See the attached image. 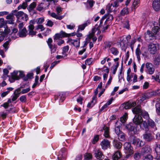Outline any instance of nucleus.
Here are the masks:
<instances>
[{"instance_id": "1", "label": "nucleus", "mask_w": 160, "mask_h": 160, "mask_svg": "<svg viewBox=\"0 0 160 160\" xmlns=\"http://www.w3.org/2000/svg\"><path fill=\"white\" fill-rule=\"evenodd\" d=\"M121 125L119 122H117L115 123V131L118 136V139L120 141H123L125 140V134L121 131Z\"/></svg>"}, {"instance_id": "2", "label": "nucleus", "mask_w": 160, "mask_h": 160, "mask_svg": "<svg viewBox=\"0 0 160 160\" xmlns=\"http://www.w3.org/2000/svg\"><path fill=\"white\" fill-rule=\"evenodd\" d=\"M24 76L23 72L21 71H14L11 74V78H9V81L13 82L16 80H18L20 78Z\"/></svg>"}, {"instance_id": "3", "label": "nucleus", "mask_w": 160, "mask_h": 160, "mask_svg": "<svg viewBox=\"0 0 160 160\" xmlns=\"http://www.w3.org/2000/svg\"><path fill=\"white\" fill-rule=\"evenodd\" d=\"M124 152L126 154L127 158H128L134 153L133 148L129 143L125 142L124 144Z\"/></svg>"}, {"instance_id": "4", "label": "nucleus", "mask_w": 160, "mask_h": 160, "mask_svg": "<svg viewBox=\"0 0 160 160\" xmlns=\"http://www.w3.org/2000/svg\"><path fill=\"white\" fill-rule=\"evenodd\" d=\"M56 11H57V14L54 12H52L50 15L52 18H56V19L61 20L63 18L64 16L60 15L62 13V8L59 7H58L56 8Z\"/></svg>"}, {"instance_id": "5", "label": "nucleus", "mask_w": 160, "mask_h": 160, "mask_svg": "<svg viewBox=\"0 0 160 160\" xmlns=\"http://www.w3.org/2000/svg\"><path fill=\"white\" fill-rule=\"evenodd\" d=\"M131 141L132 144L138 147H139L144 144V142L139 139L132 136L131 138Z\"/></svg>"}, {"instance_id": "6", "label": "nucleus", "mask_w": 160, "mask_h": 160, "mask_svg": "<svg viewBox=\"0 0 160 160\" xmlns=\"http://www.w3.org/2000/svg\"><path fill=\"white\" fill-rule=\"evenodd\" d=\"M144 37L145 40L147 42H149L154 39L155 36L154 35V34L152 33V32L151 31L148 30L145 33Z\"/></svg>"}, {"instance_id": "7", "label": "nucleus", "mask_w": 160, "mask_h": 160, "mask_svg": "<svg viewBox=\"0 0 160 160\" xmlns=\"http://www.w3.org/2000/svg\"><path fill=\"white\" fill-rule=\"evenodd\" d=\"M145 67L146 68V71L149 74H152L155 71V68L153 65L152 63L147 62Z\"/></svg>"}, {"instance_id": "8", "label": "nucleus", "mask_w": 160, "mask_h": 160, "mask_svg": "<svg viewBox=\"0 0 160 160\" xmlns=\"http://www.w3.org/2000/svg\"><path fill=\"white\" fill-rule=\"evenodd\" d=\"M127 129L129 131H133L134 133H137V132L139 130V128H137L135 125L132 123H130L126 126Z\"/></svg>"}, {"instance_id": "9", "label": "nucleus", "mask_w": 160, "mask_h": 160, "mask_svg": "<svg viewBox=\"0 0 160 160\" xmlns=\"http://www.w3.org/2000/svg\"><path fill=\"white\" fill-rule=\"evenodd\" d=\"M67 42L69 45H72L76 48L79 47L80 46L79 39L74 40L68 38Z\"/></svg>"}, {"instance_id": "10", "label": "nucleus", "mask_w": 160, "mask_h": 160, "mask_svg": "<svg viewBox=\"0 0 160 160\" xmlns=\"http://www.w3.org/2000/svg\"><path fill=\"white\" fill-rule=\"evenodd\" d=\"M106 18V20L105 22H107L108 21L112 20L113 19V17L112 15L110 14L105 15V16L103 17L100 20L99 26V28H101L102 26L101 25L102 24V23L103 22V20Z\"/></svg>"}, {"instance_id": "11", "label": "nucleus", "mask_w": 160, "mask_h": 160, "mask_svg": "<svg viewBox=\"0 0 160 160\" xmlns=\"http://www.w3.org/2000/svg\"><path fill=\"white\" fill-rule=\"evenodd\" d=\"M95 157L98 159H102L104 158V155L101 150L99 149H96L94 151Z\"/></svg>"}, {"instance_id": "12", "label": "nucleus", "mask_w": 160, "mask_h": 160, "mask_svg": "<svg viewBox=\"0 0 160 160\" xmlns=\"http://www.w3.org/2000/svg\"><path fill=\"white\" fill-rule=\"evenodd\" d=\"M148 50L151 54H155L157 50V45L152 43H150L148 45Z\"/></svg>"}, {"instance_id": "13", "label": "nucleus", "mask_w": 160, "mask_h": 160, "mask_svg": "<svg viewBox=\"0 0 160 160\" xmlns=\"http://www.w3.org/2000/svg\"><path fill=\"white\" fill-rule=\"evenodd\" d=\"M143 138L146 141L149 142L153 139V137L150 131H147L143 134Z\"/></svg>"}, {"instance_id": "14", "label": "nucleus", "mask_w": 160, "mask_h": 160, "mask_svg": "<svg viewBox=\"0 0 160 160\" xmlns=\"http://www.w3.org/2000/svg\"><path fill=\"white\" fill-rule=\"evenodd\" d=\"M142 118L141 116L138 115H136L134 118L133 119V122L135 124V125L137 128L139 126V125L142 121Z\"/></svg>"}, {"instance_id": "15", "label": "nucleus", "mask_w": 160, "mask_h": 160, "mask_svg": "<svg viewBox=\"0 0 160 160\" xmlns=\"http://www.w3.org/2000/svg\"><path fill=\"white\" fill-rule=\"evenodd\" d=\"M151 149L148 146H146L143 147L141 150V154L142 155H144L147 154H149L151 152Z\"/></svg>"}, {"instance_id": "16", "label": "nucleus", "mask_w": 160, "mask_h": 160, "mask_svg": "<svg viewBox=\"0 0 160 160\" xmlns=\"http://www.w3.org/2000/svg\"><path fill=\"white\" fill-rule=\"evenodd\" d=\"M52 40L51 38H49L47 41V43L48 45L51 50L52 52H54L56 51V48L55 45H53L52 43Z\"/></svg>"}, {"instance_id": "17", "label": "nucleus", "mask_w": 160, "mask_h": 160, "mask_svg": "<svg viewBox=\"0 0 160 160\" xmlns=\"http://www.w3.org/2000/svg\"><path fill=\"white\" fill-rule=\"evenodd\" d=\"M101 145L102 149H107L110 145V142L108 140H104L101 143Z\"/></svg>"}, {"instance_id": "18", "label": "nucleus", "mask_w": 160, "mask_h": 160, "mask_svg": "<svg viewBox=\"0 0 160 160\" xmlns=\"http://www.w3.org/2000/svg\"><path fill=\"white\" fill-rule=\"evenodd\" d=\"M160 0H154L152 3V6L156 11H159L160 8Z\"/></svg>"}, {"instance_id": "19", "label": "nucleus", "mask_w": 160, "mask_h": 160, "mask_svg": "<svg viewBox=\"0 0 160 160\" xmlns=\"http://www.w3.org/2000/svg\"><path fill=\"white\" fill-rule=\"evenodd\" d=\"M65 150V148H64L62 149L61 152H59V153L58 157V158L59 160L65 158L67 155V153L64 152Z\"/></svg>"}, {"instance_id": "20", "label": "nucleus", "mask_w": 160, "mask_h": 160, "mask_svg": "<svg viewBox=\"0 0 160 160\" xmlns=\"http://www.w3.org/2000/svg\"><path fill=\"white\" fill-rule=\"evenodd\" d=\"M152 95L150 92H148L144 94L142 97H141L140 101L142 102L146 99H148L152 97Z\"/></svg>"}, {"instance_id": "21", "label": "nucleus", "mask_w": 160, "mask_h": 160, "mask_svg": "<svg viewBox=\"0 0 160 160\" xmlns=\"http://www.w3.org/2000/svg\"><path fill=\"white\" fill-rule=\"evenodd\" d=\"M19 36L20 37L23 38L26 37L27 35V31L24 28L23 29L20 30L19 31Z\"/></svg>"}, {"instance_id": "22", "label": "nucleus", "mask_w": 160, "mask_h": 160, "mask_svg": "<svg viewBox=\"0 0 160 160\" xmlns=\"http://www.w3.org/2000/svg\"><path fill=\"white\" fill-rule=\"evenodd\" d=\"M28 34L31 37H32L35 35L36 33L37 32L34 30V27H28Z\"/></svg>"}, {"instance_id": "23", "label": "nucleus", "mask_w": 160, "mask_h": 160, "mask_svg": "<svg viewBox=\"0 0 160 160\" xmlns=\"http://www.w3.org/2000/svg\"><path fill=\"white\" fill-rule=\"evenodd\" d=\"M20 91V89L18 88L14 92V95L13 96L12 100V101H15L19 97L20 94L19 92Z\"/></svg>"}, {"instance_id": "24", "label": "nucleus", "mask_w": 160, "mask_h": 160, "mask_svg": "<svg viewBox=\"0 0 160 160\" xmlns=\"http://www.w3.org/2000/svg\"><path fill=\"white\" fill-rule=\"evenodd\" d=\"M133 113L136 114V115H140L142 112V110L140 107L137 106L132 109Z\"/></svg>"}, {"instance_id": "25", "label": "nucleus", "mask_w": 160, "mask_h": 160, "mask_svg": "<svg viewBox=\"0 0 160 160\" xmlns=\"http://www.w3.org/2000/svg\"><path fill=\"white\" fill-rule=\"evenodd\" d=\"M121 156V154L119 151H117L115 152L112 156L113 160H118L119 159Z\"/></svg>"}, {"instance_id": "26", "label": "nucleus", "mask_w": 160, "mask_h": 160, "mask_svg": "<svg viewBox=\"0 0 160 160\" xmlns=\"http://www.w3.org/2000/svg\"><path fill=\"white\" fill-rule=\"evenodd\" d=\"M46 9L45 4L44 3H41L39 4L37 7V10L39 11L44 10Z\"/></svg>"}, {"instance_id": "27", "label": "nucleus", "mask_w": 160, "mask_h": 160, "mask_svg": "<svg viewBox=\"0 0 160 160\" xmlns=\"http://www.w3.org/2000/svg\"><path fill=\"white\" fill-rule=\"evenodd\" d=\"M13 89V88L11 87L8 88H7V91L2 92L1 95V96L2 98H3L7 95L10 91H12Z\"/></svg>"}, {"instance_id": "28", "label": "nucleus", "mask_w": 160, "mask_h": 160, "mask_svg": "<svg viewBox=\"0 0 160 160\" xmlns=\"http://www.w3.org/2000/svg\"><path fill=\"white\" fill-rule=\"evenodd\" d=\"M113 144L114 147L118 149L120 148L122 146V144L121 142L116 140H114Z\"/></svg>"}, {"instance_id": "29", "label": "nucleus", "mask_w": 160, "mask_h": 160, "mask_svg": "<svg viewBox=\"0 0 160 160\" xmlns=\"http://www.w3.org/2000/svg\"><path fill=\"white\" fill-rule=\"evenodd\" d=\"M119 43L120 46L122 47H124L126 44H127L126 40H124L123 36L120 37L119 39H118Z\"/></svg>"}, {"instance_id": "30", "label": "nucleus", "mask_w": 160, "mask_h": 160, "mask_svg": "<svg viewBox=\"0 0 160 160\" xmlns=\"http://www.w3.org/2000/svg\"><path fill=\"white\" fill-rule=\"evenodd\" d=\"M139 46L140 45H138V48L136 50V54L138 61H140V55L141 53L140 50L139 48Z\"/></svg>"}, {"instance_id": "31", "label": "nucleus", "mask_w": 160, "mask_h": 160, "mask_svg": "<svg viewBox=\"0 0 160 160\" xmlns=\"http://www.w3.org/2000/svg\"><path fill=\"white\" fill-rule=\"evenodd\" d=\"M110 51L113 55L117 56L119 53L118 49L115 47H112L110 49Z\"/></svg>"}, {"instance_id": "32", "label": "nucleus", "mask_w": 160, "mask_h": 160, "mask_svg": "<svg viewBox=\"0 0 160 160\" xmlns=\"http://www.w3.org/2000/svg\"><path fill=\"white\" fill-rule=\"evenodd\" d=\"M139 125L141 128L143 129H146V130L148 127V125L145 121H143L142 120V121L141 122Z\"/></svg>"}, {"instance_id": "33", "label": "nucleus", "mask_w": 160, "mask_h": 160, "mask_svg": "<svg viewBox=\"0 0 160 160\" xmlns=\"http://www.w3.org/2000/svg\"><path fill=\"white\" fill-rule=\"evenodd\" d=\"M11 41L10 39L9 38L3 44V46L4 48L5 51H6L9 48V43Z\"/></svg>"}, {"instance_id": "34", "label": "nucleus", "mask_w": 160, "mask_h": 160, "mask_svg": "<svg viewBox=\"0 0 160 160\" xmlns=\"http://www.w3.org/2000/svg\"><path fill=\"white\" fill-rule=\"evenodd\" d=\"M152 96H160V89H157L156 90L150 92Z\"/></svg>"}, {"instance_id": "35", "label": "nucleus", "mask_w": 160, "mask_h": 160, "mask_svg": "<svg viewBox=\"0 0 160 160\" xmlns=\"http://www.w3.org/2000/svg\"><path fill=\"white\" fill-rule=\"evenodd\" d=\"M119 63L118 62H117L116 63V64L115 65L112 66L111 68V71H112V72L113 74H115L116 72L117 71V68L119 66Z\"/></svg>"}, {"instance_id": "36", "label": "nucleus", "mask_w": 160, "mask_h": 160, "mask_svg": "<svg viewBox=\"0 0 160 160\" xmlns=\"http://www.w3.org/2000/svg\"><path fill=\"white\" fill-rule=\"evenodd\" d=\"M104 130V135L106 138H108L109 136V128L106 126H104L103 128Z\"/></svg>"}, {"instance_id": "37", "label": "nucleus", "mask_w": 160, "mask_h": 160, "mask_svg": "<svg viewBox=\"0 0 160 160\" xmlns=\"http://www.w3.org/2000/svg\"><path fill=\"white\" fill-rule=\"evenodd\" d=\"M121 107L126 109L130 108L129 101L122 104Z\"/></svg>"}, {"instance_id": "38", "label": "nucleus", "mask_w": 160, "mask_h": 160, "mask_svg": "<svg viewBox=\"0 0 160 160\" xmlns=\"http://www.w3.org/2000/svg\"><path fill=\"white\" fill-rule=\"evenodd\" d=\"M87 22L84 23L81 25H79L78 27V31H82L87 26Z\"/></svg>"}, {"instance_id": "39", "label": "nucleus", "mask_w": 160, "mask_h": 160, "mask_svg": "<svg viewBox=\"0 0 160 160\" xmlns=\"http://www.w3.org/2000/svg\"><path fill=\"white\" fill-rule=\"evenodd\" d=\"M159 29L160 28L158 26H154L153 28H152V31L151 32H152V33L154 34V35L155 34H157V33L158 32Z\"/></svg>"}, {"instance_id": "40", "label": "nucleus", "mask_w": 160, "mask_h": 160, "mask_svg": "<svg viewBox=\"0 0 160 160\" xmlns=\"http://www.w3.org/2000/svg\"><path fill=\"white\" fill-rule=\"evenodd\" d=\"M140 115H141L144 118H145L146 119H148L149 118V114L146 111H142Z\"/></svg>"}, {"instance_id": "41", "label": "nucleus", "mask_w": 160, "mask_h": 160, "mask_svg": "<svg viewBox=\"0 0 160 160\" xmlns=\"http://www.w3.org/2000/svg\"><path fill=\"white\" fill-rule=\"evenodd\" d=\"M160 62V54L157 55L154 61V64L156 65H158Z\"/></svg>"}, {"instance_id": "42", "label": "nucleus", "mask_w": 160, "mask_h": 160, "mask_svg": "<svg viewBox=\"0 0 160 160\" xmlns=\"http://www.w3.org/2000/svg\"><path fill=\"white\" fill-rule=\"evenodd\" d=\"M128 118V115L127 113H125L124 115L121 118L120 121L122 123H125Z\"/></svg>"}, {"instance_id": "43", "label": "nucleus", "mask_w": 160, "mask_h": 160, "mask_svg": "<svg viewBox=\"0 0 160 160\" xmlns=\"http://www.w3.org/2000/svg\"><path fill=\"white\" fill-rule=\"evenodd\" d=\"M128 13V9L127 8H125L122 10L120 13L122 15L124 16Z\"/></svg>"}, {"instance_id": "44", "label": "nucleus", "mask_w": 160, "mask_h": 160, "mask_svg": "<svg viewBox=\"0 0 160 160\" xmlns=\"http://www.w3.org/2000/svg\"><path fill=\"white\" fill-rule=\"evenodd\" d=\"M44 19L43 18H38L36 19V22L38 25L41 24L44 22Z\"/></svg>"}, {"instance_id": "45", "label": "nucleus", "mask_w": 160, "mask_h": 160, "mask_svg": "<svg viewBox=\"0 0 160 160\" xmlns=\"http://www.w3.org/2000/svg\"><path fill=\"white\" fill-rule=\"evenodd\" d=\"M62 38L68 37L71 36V34H68L66 33L65 32L61 31L60 32Z\"/></svg>"}, {"instance_id": "46", "label": "nucleus", "mask_w": 160, "mask_h": 160, "mask_svg": "<svg viewBox=\"0 0 160 160\" xmlns=\"http://www.w3.org/2000/svg\"><path fill=\"white\" fill-rule=\"evenodd\" d=\"M92 156L91 154L89 153H86L84 155V160H88L92 158Z\"/></svg>"}, {"instance_id": "47", "label": "nucleus", "mask_w": 160, "mask_h": 160, "mask_svg": "<svg viewBox=\"0 0 160 160\" xmlns=\"http://www.w3.org/2000/svg\"><path fill=\"white\" fill-rule=\"evenodd\" d=\"M113 8L111 4H109L107 6L106 9L108 12H110L114 10L113 9Z\"/></svg>"}, {"instance_id": "48", "label": "nucleus", "mask_w": 160, "mask_h": 160, "mask_svg": "<svg viewBox=\"0 0 160 160\" xmlns=\"http://www.w3.org/2000/svg\"><path fill=\"white\" fill-rule=\"evenodd\" d=\"M27 4L25 2H23L22 4H20L18 7V10L22 8L23 9H25L27 7Z\"/></svg>"}, {"instance_id": "49", "label": "nucleus", "mask_w": 160, "mask_h": 160, "mask_svg": "<svg viewBox=\"0 0 160 160\" xmlns=\"http://www.w3.org/2000/svg\"><path fill=\"white\" fill-rule=\"evenodd\" d=\"M36 2H33L31 3L29 7V11H30L32 10L36 6Z\"/></svg>"}, {"instance_id": "50", "label": "nucleus", "mask_w": 160, "mask_h": 160, "mask_svg": "<svg viewBox=\"0 0 160 160\" xmlns=\"http://www.w3.org/2000/svg\"><path fill=\"white\" fill-rule=\"evenodd\" d=\"M148 124L152 128L155 127V124L154 122L151 119H149L148 121Z\"/></svg>"}, {"instance_id": "51", "label": "nucleus", "mask_w": 160, "mask_h": 160, "mask_svg": "<svg viewBox=\"0 0 160 160\" xmlns=\"http://www.w3.org/2000/svg\"><path fill=\"white\" fill-rule=\"evenodd\" d=\"M141 155V153L136 152L134 154V158L135 159L138 160L140 158Z\"/></svg>"}, {"instance_id": "52", "label": "nucleus", "mask_w": 160, "mask_h": 160, "mask_svg": "<svg viewBox=\"0 0 160 160\" xmlns=\"http://www.w3.org/2000/svg\"><path fill=\"white\" fill-rule=\"evenodd\" d=\"M155 151L157 154L160 155V144L158 145L157 144L156 145Z\"/></svg>"}, {"instance_id": "53", "label": "nucleus", "mask_w": 160, "mask_h": 160, "mask_svg": "<svg viewBox=\"0 0 160 160\" xmlns=\"http://www.w3.org/2000/svg\"><path fill=\"white\" fill-rule=\"evenodd\" d=\"M39 29H40L41 31H43L44 30L45 28L42 25L39 24L35 27V29L36 30H38Z\"/></svg>"}, {"instance_id": "54", "label": "nucleus", "mask_w": 160, "mask_h": 160, "mask_svg": "<svg viewBox=\"0 0 160 160\" xmlns=\"http://www.w3.org/2000/svg\"><path fill=\"white\" fill-rule=\"evenodd\" d=\"M69 49V47L68 46H66L63 47L62 49V54H66V53L67 52Z\"/></svg>"}, {"instance_id": "55", "label": "nucleus", "mask_w": 160, "mask_h": 160, "mask_svg": "<svg viewBox=\"0 0 160 160\" xmlns=\"http://www.w3.org/2000/svg\"><path fill=\"white\" fill-rule=\"evenodd\" d=\"M24 12L22 11H19L18 12L15 14V15L17 18L19 19L20 17H22L24 14Z\"/></svg>"}, {"instance_id": "56", "label": "nucleus", "mask_w": 160, "mask_h": 160, "mask_svg": "<svg viewBox=\"0 0 160 160\" xmlns=\"http://www.w3.org/2000/svg\"><path fill=\"white\" fill-rule=\"evenodd\" d=\"M60 38H62L60 32L59 33L56 34L54 37V40H57Z\"/></svg>"}, {"instance_id": "57", "label": "nucleus", "mask_w": 160, "mask_h": 160, "mask_svg": "<svg viewBox=\"0 0 160 160\" xmlns=\"http://www.w3.org/2000/svg\"><path fill=\"white\" fill-rule=\"evenodd\" d=\"M36 22V19H32L30 20L29 22V25L28 27H34L33 25Z\"/></svg>"}, {"instance_id": "58", "label": "nucleus", "mask_w": 160, "mask_h": 160, "mask_svg": "<svg viewBox=\"0 0 160 160\" xmlns=\"http://www.w3.org/2000/svg\"><path fill=\"white\" fill-rule=\"evenodd\" d=\"M134 75V73H131V74L127 76V80L128 82L131 81V78H132Z\"/></svg>"}, {"instance_id": "59", "label": "nucleus", "mask_w": 160, "mask_h": 160, "mask_svg": "<svg viewBox=\"0 0 160 160\" xmlns=\"http://www.w3.org/2000/svg\"><path fill=\"white\" fill-rule=\"evenodd\" d=\"M139 3V0H134L133 3V6L134 8H136L138 6Z\"/></svg>"}, {"instance_id": "60", "label": "nucleus", "mask_w": 160, "mask_h": 160, "mask_svg": "<svg viewBox=\"0 0 160 160\" xmlns=\"http://www.w3.org/2000/svg\"><path fill=\"white\" fill-rule=\"evenodd\" d=\"M22 19L23 20H24L26 21H27L28 19V17L26 14L24 13V14L22 17Z\"/></svg>"}, {"instance_id": "61", "label": "nucleus", "mask_w": 160, "mask_h": 160, "mask_svg": "<svg viewBox=\"0 0 160 160\" xmlns=\"http://www.w3.org/2000/svg\"><path fill=\"white\" fill-rule=\"evenodd\" d=\"M104 48H110L112 46V43L110 42H106L105 43Z\"/></svg>"}, {"instance_id": "62", "label": "nucleus", "mask_w": 160, "mask_h": 160, "mask_svg": "<svg viewBox=\"0 0 160 160\" xmlns=\"http://www.w3.org/2000/svg\"><path fill=\"white\" fill-rule=\"evenodd\" d=\"M99 139V136L98 135H96L94 136V138L92 141V143L93 144H95Z\"/></svg>"}, {"instance_id": "63", "label": "nucleus", "mask_w": 160, "mask_h": 160, "mask_svg": "<svg viewBox=\"0 0 160 160\" xmlns=\"http://www.w3.org/2000/svg\"><path fill=\"white\" fill-rule=\"evenodd\" d=\"M153 158V157L152 155L148 154L145 157L144 160H152Z\"/></svg>"}, {"instance_id": "64", "label": "nucleus", "mask_w": 160, "mask_h": 160, "mask_svg": "<svg viewBox=\"0 0 160 160\" xmlns=\"http://www.w3.org/2000/svg\"><path fill=\"white\" fill-rule=\"evenodd\" d=\"M157 112L158 114H160V104L156 103V104Z\"/></svg>"}]
</instances>
